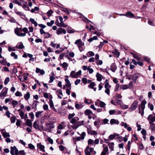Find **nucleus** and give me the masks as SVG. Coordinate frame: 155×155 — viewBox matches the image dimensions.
Masks as SVG:
<instances>
[{
  "label": "nucleus",
  "mask_w": 155,
  "mask_h": 155,
  "mask_svg": "<svg viewBox=\"0 0 155 155\" xmlns=\"http://www.w3.org/2000/svg\"><path fill=\"white\" fill-rule=\"evenodd\" d=\"M18 102L15 100H13L12 102V104L13 107H15L18 104Z\"/></svg>",
  "instance_id": "nucleus-48"
},
{
  "label": "nucleus",
  "mask_w": 155,
  "mask_h": 155,
  "mask_svg": "<svg viewBox=\"0 0 155 155\" xmlns=\"http://www.w3.org/2000/svg\"><path fill=\"white\" fill-rule=\"evenodd\" d=\"M138 105V102L136 100L134 101L132 103L130 107L128 110L130 112H131L136 109Z\"/></svg>",
  "instance_id": "nucleus-5"
},
{
  "label": "nucleus",
  "mask_w": 155,
  "mask_h": 155,
  "mask_svg": "<svg viewBox=\"0 0 155 155\" xmlns=\"http://www.w3.org/2000/svg\"><path fill=\"white\" fill-rule=\"evenodd\" d=\"M15 95L17 97H21L22 96V94L19 91H17L15 93Z\"/></svg>",
  "instance_id": "nucleus-56"
},
{
  "label": "nucleus",
  "mask_w": 155,
  "mask_h": 155,
  "mask_svg": "<svg viewBox=\"0 0 155 155\" xmlns=\"http://www.w3.org/2000/svg\"><path fill=\"white\" fill-rule=\"evenodd\" d=\"M147 120L152 123L155 121V116H153L152 114H150L147 117Z\"/></svg>",
  "instance_id": "nucleus-18"
},
{
  "label": "nucleus",
  "mask_w": 155,
  "mask_h": 155,
  "mask_svg": "<svg viewBox=\"0 0 155 155\" xmlns=\"http://www.w3.org/2000/svg\"><path fill=\"white\" fill-rule=\"evenodd\" d=\"M16 117L15 116L12 117L10 118L11 122L12 123H14L15 122Z\"/></svg>",
  "instance_id": "nucleus-63"
},
{
  "label": "nucleus",
  "mask_w": 155,
  "mask_h": 155,
  "mask_svg": "<svg viewBox=\"0 0 155 155\" xmlns=\"http://www.w3.org/2000/svg\"><path fill=\"white\" fill-rule=\"evenodd\" d=\"M147 104V102L145 101H142L140 106L139 107H140V109L142 110H144L145 108V105Z\"/></svg>",
  "instance_id": "nucleus-14"
},
{
  "label": "nucleus",
  "mask_w": 155,
  "mask_h": 155,
  "mask_svg": "<svg viewBox=\"0 0 155 155\" xmlns=\"http://www.w3.org/2000/svg\"><path fill=\"white\" fill-rule=\"evenodd\" d=\"M68 32L69 33H74L75 31L74 29H72L71 28H68L67 30Z\"/></svg>",
  "instance_id": "nucleus-44"
},
{
  "label": "nucleus",
  "mask_w": 155,
  "mask_h": 155,
  "mask_svg": "<svg viewBox=\"0 0 155 155\" xmlns=\"http://www.w3.org/2000/svg\"><path fill=\"white\" fill-rule=\"evenodd\" d=\"M117 69V67L114 63H112L110 65V69L113 72H115Z\"/></svg>",
  "instance_id": "nucleus-21"
},
{
  "label": "nucleus",
  "mask_w": 155,
  "mask_h": 155,
  "mask_svg": "<svg viewBox=\"0 0 155 155\" xmlns=\"http://www.w3.org/2000/svg\"><path fill=\"white\" fill-rule=\"evenodd\" d=\"M63 33L64 34H66V31L65 29H63L61 28H60L57 29L56 30V34L58 35Z\"/></svg>",
  "instance_id": "nucleus-9"
},
{
  "label": "nucleus",
  "mask_w": 155,
  "mask_h": 155,
  "mask_svg": "<svg viewBox=\"0 0 155 155\" xmlns=\"http://www.w3.org/2000/svg\"><path fill=\"white\" fill-rule=\"evenodd\" d=\"M121 107L124 109H127L128 108V106L125 104H122L120 106Z\"/></svg>",
  "instance_id": "nucleus-49"
},
{
  "label": "nucleus",
  "mask_w": 155,
  "mask_h": 155,
  "mask_svg": "<svg viewBox=\"0 0 155 155\" xmlns=\"http://www.w3.org/2000/svg\"><path fill=\"white\" fill-rule=\"evenodd\" d=\"M109 153L108 147L105 146L104 144L103 145V149L101 155H108Z\"/></svg>",
  "instance_id": "nucleus-8"
},
{
  "label": "nucleus",
  "mask_w": 155,
  "mask_h": 155,
  "mask_svg": "<svg viewBox=\"0 0 155 155\" xmlns=\"http://www.w3.org/2000/svg\"><path fill=\"white\" fill-rule=\"evenodd\" d=\"M18 111L19 112V115L22 119H24L25 118L24 117V113L23 112V111L21 110L20 109H19L18 110Z\"/></svg>",
  "instance_id": "nucleus-32"
},
{
  "label": "nucleus",
  "mask_w": 155,
  "mask_h": 155,
  "mask_svg": "<svg viewBox=\"0 0 155 155\" xmlns=\"http://www.w3.org/2000/svg\"><path fill=\"white\" fill-rule=\"evenodd\" d=\"M18 150L15 146L14 147H11L10 153L12 155H14L15 153H18Z\"/></svg>",
  "instance_id": "nucleus-11"
},
{
  "label": "nucleus",
  "mask_w": 155,
  "mask_h": 155,
  "mask_svg": "<svg viewBox=\"0 0 155 155\" xmlns=\"http://www.w3.org/2000/svg\"><path fill=\"white\" fill-rule=\"evenodd\" d=\"M8 88L5 87L4 88L3 90L0 93V97H5L7 94Z\"/></svg>",
  "instance_id": "nucleus-10"
},
{
  "label": "nucleus",
  "mask_w": 155,
  "mask_h": 155,
  "mask_svg": "<svg viewBox=\"0 0 155 155\" xmlns=\"http://www.w3.org/2000/svg\"><path fill=\"white\" fill-rule=\"evenodd\" d=\"M59 20L60 21V25H61V27L65 28L67 27V25H65L63 21V18L61 16H59Z\"/></svg>",
  "instance_id": "nucleus-19"
},
{
  "label": "nucleus",
  "mask_w": 155,
  "mask_h": 155,
  "mask_svg": "<svg viewBox=\"0 0 155 155\" xmlns=\"http://www.w3.org/2000/svg\"><path fill=\"white\" fill-rule=\"evenodd\" d=\"M119 134H111L109 136V138L110 140H112L117 136H118Z\"/></svg>",
  "instance_id": "nucleus-41"
},
{
  "label": "nucleus",
  "mask_w": 155,
  "mask_h": 155,
  "mask_svg": "<svg viewBox=\"0 0 155 155\" xmlns=\"http://www.w3.org/2000/svg\"><path fill=\"white\" fill-rule=\"evenodd\" d=\"M36 72L37 73H40V74L43 75L45 74V72L43 70H41L40 69L37 68L36 69Z\"/></svg>",
  "instance_id": "nucleus-24"
},
{
  "label": "nucleus",
  "mask_w": 155,
  "mask_h": 155,
  "mask_svg": "<svg viewBox=\"0 0 155 155\" xmlns=\"http://www.w3.org/2000/svg\"><path fill=\"white\" fill-rule=\"evenodd\" d=\"M11 55L13 57L14 59H17L18 58V56L15 52H12L11 53Z\"/></svg>",
  "instance_id": "nucleus-58"
},
{
  "label": "nucleus",
  "mask_w": 155,
  "mask_h": 155,
  "mask_svg": "<svg viewBox=\"0 0 155 155\" xmlns=\"http://www.w3.org/2000/svg\"><path fill=\"white\" fill-rule=\"evenodd\" d=\"M105 84L104 85L105 88H110L111 87L109 83L107 82V80L106 79L105 81Z\"/></svg>",
  "instance_id": "nucleus-40"
},
{
  "label": "nucleus",
  "mask_w": 155,
  "mask_h": 155,
  "mask_svg": "<svg viewBox=\"0 0 155 155\" xmlns=\"http://www.w3.org/2000/svg\"><path fill=\"white\" fill-rule=\"evenodd\" d=\"M150 124V128L152 130H154L155 129V124L149 121Z\"/></svg>",
  "instance_id": "nucleus-45"
},
{
  "label": "nucleus",
  "mask_w": 155,
  "mask_h": 155,
  "mask_svg": "<svg viewBox=\"0 0 155 155\" xmlns=\"http://www.w3.org/2000/svg\"><path fill=\"white\" fill-rule=\"evenodd\" d=\"M56 93L57 95H58V97L60 99H61L62 98V97L59 95H61L62 96H63V95L62 94V92L61 90L60 89L58 90L56 92Z\"/></svg>",
  "instance_id": "nucleus-20"
},
{
  "label": "nucleus",
  "mask_w": 155,
  "mask_h": 155,
  "mask_svg": "<svg viewBox=\"0 0 155 155\" xmlns=\"http://www.w3.org/2000/svg\"><path fill=\"white\" fill-rule=\"evenodd\" d=\"M97 101L99 102L98 104L101 107H104L106 105V104L104 102L100 101L99 99L97 100Z\"/></svg>",
  "instance_id": "nucleus-29"
},
{
  "label": "nucleus",
  "mask_w": 155,
  "mask_h": 155,
  "mask_svg": "<svg viewBox=\"0 0 155 155\" xmlns=\"http://www.w3.org/2000/svg\"><path fill=\"white\" fill-rule=\"evenodd\" d=\"M88 144L89 145H94V141L91 139H89L88 141Z\"/></svg>",
  "instance_id": "nucleus-64"
},
{
  "label": "nucleus",
  "mask_w": 155,
  "mask_h": 155,
  "mask_svg": "<svg viewBox=\"0 0 155 155\" xmlns=\"http://www.w3.org/2000/svg\"><path fill=\"white\" fill-rule=\"evenodd\" d=\"M120 125L121 126H124L125 128H127L128 126V125L127 124L124 123L123 122H121L120 123Z\"/></svg>",
  "instance_id": "nucleus-54"
},
{
  "label": "nucleus",
  "mask_w": 155,
  "mask_h": 155,
  "mask_svg": "<svg viewBox=\"0 0 155 155\" xmlns=\"http://www.w3.org/2000/svg\"><path fill=\"white\" fill-rule=\"evenodd\" d=\"M100 120H97L95 121L94 122V125L96 126L97 128L100 127Z\"/></svg>",
  "instance_id": "nucleus-46"
},
{
  "label": "nucleus",
  "mask_w": 155,
  "mask_h": 155,
  "mask_svg": "<svg viewBox=\"0 0 155 155\" xmlns=\"http://www.w3.org/2000/svg\"><path fill=\"white\" fill-rule=\"evenodd\" d=\"M44 38H47L51 37V35L48 32H46L44 35Z\"/></svg>",
  "instance_id": "nucleus-57"
},
{
  "label": "nucleus",
  "mask_w": 155,
  "mask_h": 155,
  "mask_svg": "<svg viewBox=\"0 0 155 155\" xmlns=\"http://www.w3.org/2000/svg\"><path fill=\"white\" fill-rule=\"evenodd\" d=\"M75 44L77 45L79 50L81 52L82 51L84 50V43L80 39H79L75 41L74 43Z\"/></svg>",
  "instance_id": "nucleus-2"
},
{
  "label": "nucleus",
  "mask_w": 155,
  "mask_h": 155,
  "mask_svg": "<svg viewBox=\"0 0 155 155\" xmlns=\"http://www.w3.org/2000/svg\"><path fill=\"white\" fill-rule=\"evenodd\" d=\"M26 125L30 127L31 128H32V121H31L30 119H28L26 120L25 122Z\"/></svg>",
  "instance_id": "nucleus-23"
},
{
  "label": "nucleus",
  "mask_w": 155,
  "mask_h": 155,
  "mask_svg": "<svg viewBox=\"0 0 155 155\" xmlns=\"http://www.w3.org/2000/svg\"><path fill=\"white\" fill-rule=\"evenodd\" d=\"M84 152L86 155H94L96 153V152L94 150V149L90 148L87 146L85 149Z\"/></svg>",
  "instance_id": "nucleus-3"
},
{
  "label": "nucleus",
  "mask_w": 155,
  "mask_h": 155,
  "mask_svg": "<svg viewBox=\"0 0 155 155\" xmlns=\"http://www.w3.org/2000/svg\"><path fill=\"white\" fill-rule=\"evenodd\" d=\"M28 147L32 150H34L35 149V146L31 143L29 144L28 145Z\"/></svg>",
  "instance_id": "nucleus-59"
},
{
  "label": "nucleus",
  "mask_w": 155,
  "mask_h": 155,
  "mask_svg": "<svg viewBox=\"0 0 155 155\" xmlns=\"http://www.w3.org/2000/svg\"><path fill=\"white\" fill-rule=\"evenodd\" d=\"M15 48V47H11L10 46H9L8 48V50L10 52L12 51H15L16 50Z\"/></svg>",
  "instance_id": "nucleus-62"
},
{
  "label": "nucleus",
  "mask_w": 155,
  "mask_h": 155,
  "mask_svg": "<svg viewBox=\"0 0 155 155\" xmlns=\"http://www.w3.org/2000/svg\"><path fill=\"white\" fill-rule=\"evenodd\" d=\"M131 54L132 55L134 58L136 59L137 60L140 61V55L138 53L131 52Z\"/></svg>",
  "instance_id": "nucleus-12"
},
{
  "label": "nucleus",
  "mask_w": 155,
  "mask_h": 155,
  "mask_svg": "<svg viewBox=\"0 0 155 155\" xmlns=\"http://www.w3.org/2000/svg\"><path fill=\"white\" fill-rule=\"evenodd\" d=\"M79 120V119L78 117H75L72 118L70 121L71 123L73 124L77 123V122Z\"/></svg>",
  "instance_id": "nucleus-27"
},
{
  "label": "nucleus",
  "mask_w": 155,
  "mask_h": 155,
  "mask_svg": "<svg viewBox=\"0 0 155 155\" xmlns=\"http://www.w3.org/2000/svg\"><path fill=\"white\" fill-rule=\"evenodd\" d=\"M96 85L94 82L91 83L88 86L89 88H91L94 90V91L96 90V88L94 87V86Z\"/></svg>",
  "instance_id": "nucleus-25"
},
{
  "label": "nucleus",
  "mask_w": 155,
  "mask_h": 155,
  "mask_svg": "<svg viewBox=\"0 0 155 155\" xmlns=\"http://www.w3.org/2000/svg\"><path fill=\"white\" fill-rule=\"evenodd\" d=\"M39 8L38 7H35L34 9H32L31 10V12L32 13H34L35 11H38L39 10Z\"/></svg>",
  "instance_id": "nucleus-50"
},
{
  "label": "nucleus",
  "mask_w": 155,
  "mask_h": 155,
  "mask_svg": "<svg viewBox=\"0 0 155 155\" xmlns=\"http://www.w3.org/2000/svg\"><path fill=\"white\" fill-rule=\"evenodd\" d=\"M30 21L32 23V24H34V25L35 27L37 26L38 25V23L36 22V21L34 20V19L32 18H30Z\"/></svg>",
  "instance_id": "nucleus-43"
},
{
  "label": "nucleus",
  "mask_w": 155,
  "mask_h": 155,
  "mask_svg": "<svg viewBox=\"0 0 155 155\" xmlns=\"http://www.w3.org/2000/svg\"><path fill=\"white\" fill-rule=\"evenodd\" d=\"M126 15H127V17H131L132 18L134 16V15L131 12L129 11H127L126 13Z\"/></svg>",
  "instance_id": "nucleus-38"
},
{
  "label": "nucleus",
  "mask_w": 155,
  "mask_h": 155,
  "mask_svg": "<svg viewBox=\"0 0 155 155\" xmlns=\"http://www.w3.org/2000/svg\"><path fill=\"white\" fill-rule=\"evenodd\" d=\"M44 97L46 98H48L49 96L51 99L52 98V96L50 94H48L44 92L43 93Z\"/></svg>",
  "instance_id": "nucleus-34"
},
{
  "label": "nucleus",
  "mask_w": 155,
  "mask_h": 155,
  "mask_svg": "<svg viewBox=\"0 0 155 155\" xmlns=\"http://www.w3.org/2000/svg\"><path fill=\"white\" fill-rule=\"evenodd\" d=\"M60 65L62 66L64 70H67V68L68 66V64L65 62L63 63V64H60Z\"/></svg>",
  "instance_id": "nucleus-35"
},
{
  "label": "nucleus",
  "mask_w": 155,
  "mask_h": 155,
  "mask_svg": "<svg viewBox=\"0 0 155 155\" xmlns=\"http://www.w3.org/2000/svg\"><path fill=\"white\" fill-rule=\"evenodd\" d=\"M85 114L89 115L91 114H92V112L90 110L87 109L85 111Z\"/></svg>",
  "instance_id": "nucleus-47"
},
{
  "label": "nucleus",
  "mask_w": 155,
  "mask_h": 155,
  "mask_svg": "<svg viewBox=\"0 0 155 155\" xmlns=\"http://www.w3.org/2000/svg\"><path fill=\"white\" fill-rule=\"evenodd\" d=\"M15 12L18 15L20 16H23L24 15L23 13L21 12H19L17 9H14Z\"/></svg>",
  "instance_id": "nucleus-30"
},
{
  "label": "nucleus",
  "mask_w": 155,
  "mask_h": 155,
  "mask_svg": "<svg viewBox=\"0 0 155 155\" xmlns=\"http://www.w3.org/2000/svg\"><path fill=\"white\" fill-rule=\"evenodd\" d=\"M148 107L151 110H153L154 109L153 105L149 103H148Z\"/></svg>",
  "instance_id": "nucleus-52"
},
{
  "label": "nucleus",
  "mask_w": 155,
  "mask_h": 155,
  "mask_svg": "<svg viewBox=\"0 0 155 155\" xmlns=\"http://www.w3.org/2000/svg\"><path fill=\"white\" fill-rule=\"evenodd\" d=\"M81 71L80 70L76 73L74 71H72L71 72L70 76L72 78H76L81 74Z\"/></svg>",
  "instance_id": "nucleus-7"
},
{
  "label": "nucleus",
  "mask_w": 155,
  "mask_h": 155,
  "mask_svg": "<svg viewBox=\"0 0 155 155\" xmlns=\"http://www.w3.org/2000/svg\"><path fill=\"white\" fill-rule=\"evenodd\" d=\"M49 104L50 106L51 109H53L54 111H55V112L57 111V110L55 108V107L54 106V105L53 102L51 99H50L49 101Z\"/></svg>",
  "instance_id": "nucleus-16"
},
{
  "label": "nucleus",
  "mask_w": 155,
  "mask_h": 155,
  "mask_svg": "<svg viewBox=\"0 0 155 155\" xmlns=\"http://www.w3.org/2000/svg\"><path fill=\"white\" fill-rule=\"evenodd\" d=\"M43 111H39L36 112L35 114V116L36 117L38 118L41 115V114L43 112Z\"/></svg>",
  "instance_id": "nucleus-55"
},
{
  "label": "nucleus",
  "mask_w": 155,
  "mask_h": 155,
  "mask_svg": "<svg viewBox=\"0 0 155 155\" xmlns=\"http://www.w3.org/2000/svg\"><path fill=\"white\" fill-rule=\"evenodd\" d=\"M155 21H153L152 20H149L148 21V24L151 25H155Z\"/></svg>",
  "instance_id": "nucleus-60"
},
{
  "label": "nucleus",
  "mask_w": 155,
  "mask_h": 155,
  "mask_svg": "<svg viewBox=\"0 0 155 155\" xmlns=\"http://www.w3.org/2000/svg\"><path fill=\"white\" fill-rule=\"evenodd\" d=\"M37 147L38 148V149H39L42 152H45V146L41 144V143H38L37 144Z\"/></svg>",
  "instance_id": "nucleus-15"
},
{
  "label": "nucleus",
  "mask_w": 155,
  "mask_h": 155,
  "mask_svg": "<svg viewBox=\"0 0 155 155\" xmlns=\"http://www.w3.org/2000/svg\"><path fill=\"white\" fill-rule=\"evenodd\" d=\"M94 53L92 51H89L86 54L87 56L88 57H92L94 56Z\"/></svg>",
  "instance_id": "nucleus-39"
},
{
  "label": "nucleus",
  "mask_w": 155,
  "mask_h": 155,
  "mask_svg": "<svg viewBox=\"0 0 155 155\" xmlns=\"http://www.w3.org/2000/svg\"><path fill=\"white\" fill-rule=\"evenodd\" d=\"M119 123L118 120L114 119H111L110 121V123L111 125L114 124L118 125L119 124Z\"/></svg>",
  "instance_id": "nucleus-22"
},
{
  "label": "nucleus",
  "mask_w": 155,
  "mask_h": 155,
  "mask_svg": "<svg viewBox=\"0 0 155 155\" xmlns=\"http://www.w3.org/2000/svg\"><path fill=\"white\" fill-rule=\"evenodd\" d=\"M15 48L19 49H22L25 48L22 42H20L18 43Z\"/></svg>",
  "instance_id": "nucleus-17"
},
{
  "label": "nucleus",
  "mask_w": 155,
  "mask_h": 155,
  "mask_svg": "<svg viewBox=\"0 0 155 155\" xmlns=\"http://www.w3.org/2000/svg\"><path fill=\"white\" fill-rule=\"evenodd\" d=\"M22 7L26 11H30V9L28 5H27V3L26 2H25V4H23V5H22Z\"/></svg>",
  "instance_id": "nucleus-31"
},
{
  "label": "nucleus",
  "mask_w": 155,
  "mask_h": 155,
  "mask_svg": "<svg viewBox=\"0 0 155 155\" xmlns=\"http://www.w3.org/2000/svg\"><path fill=\"white\" fill-rule=\"evenodd\" d=\"M140 75L137 73H135L132 76V79L133 81H136L139 77Z\"/></svg>",
  "instance_id": "nucleus-28"
},
{
  "label": "nucleus",
  "mask_w": 155,
  "mask_h": 155,
  "mask_svg": "<svg viewBox=\"0 0 155 155\" xmlns=\"http://www.w3.org/2000/svg\"><path fill=\"white\" fill-rule=\"evenodd\" d=\"M108 145L111 151H113L114 150V143L113 142L109 143Z\"/></svg>",
  "instance_id": "nucleus-33"
},
{
  "label": "nucleus",
  "mask_w": 155,
  "mask_h": 155,
  "mask_svg": "<svg viewBox=\"0 0 155 155\" xmlns=\"http://www.w3.org/2000/svg\"><path fill=\"white\" fill-rule=\"evenodd\" d=\"M65 82L66 83V86L68 87H70V89H71V84L68 78H65L64 80Z\"/></svg>",
  "instance_id": "nucleus-26"
},
{
  "label": "nucleus",
  "mask_w": 155,
  "mask_h": 155,
  "mask_svg": "<svg viewBox=\"0 0 155 155\" xmlns=\"http://www.w3.org/2000/svg\"><path fill=\"white\" fill-rule=\"evenodd\" d=\"M54 23V21L53 20H51V21L50 22H47V25L48 26L51 27L52 25Z\"/></svg>",
  "instance_id": "nucleus-53"
},
{
  "label": "nucleus",
  "mask_w": 155,
  "mask_h": 155,
  "mask_svg": "<svg viewBox=\"0 0 155 155\" xmlns=\"http://www.w3.org/2000/svg\"><path fill=\"white\" fill-rule=\"evenodd\" d=\"M46 128H45L43 127V130L51 132V129L54 127V125L53 124L47 123L46 124Z\"/></svg>",
  "instance_id": "nucleus-4"
},
{
  "label": "nucleus",
  "mask_w": 155,
  "mask_h": 155,
  "mask_svg": "<svg viewBox=\"0 0 155 155\" xmlns=\"http://www.w3.org/2000/svg\"><path fill=\"white\" fill-rule=\"evenodd\" d=\"M33 127L36 130L40 131L43 130V126L39 125L37 121H34L33 124Z\"/></svg>",
  "instance_id": "nucleus-6"
},
{
  "label": "nucleus",
  "mask_w": 155,
  "mask_h": 155,
  "mask_svg": "<svg viewBox=\"0 0 155 155\" xmlns=\"http://www.w3.org/2000/svg\"><path fill=\"white\" fill-rule=\"evenodd\" d=\"M28 32V29L26 27L23 28H17L15 29V34L20 37L25 36Z\"/></svg>",
  "instance_id": "nucleus-1"
},
{
  "label": "nucleus",
  "mask_w": 155,
  "mask_h": 155,
  "mask_svg": "<svg viewBox=\"0 0 155 155\" xmlns=\"http://www.w3.org/2000/svg\"><path fill=\"white\" fill-rule=\"evenodd\" d=\"M10 78L9 77H7L5 79L4 81V83L6 85L9 81Z\"/></svg>",
  "instance_id": "nucleus-61"
},
{
  "label": "nucleus",
  "mask_w": 155,
  "mask_h": 155,
  "mask_svg": "<svg viewBox=\"0 0 155 155\" xmlns=\"http://www.w3.org/2000/svg\"><path fill=\"white\" fill-rule=\"evenodd\" d=\"M1 133L4 138H7L10 136L9 133L5 132L3 129L1 130Z\"/></svg>",
  "instance_id": "nucleus-13"
},
{
  "label": "nucleus",
  "mask_w": 155,
  "mask_h": 155,
  "mask_svg": "<svg viewBox=\"0 0 155 155\" xmlns=\"http://www.w3.org/2000/svg\"><path fill=\"white\" fill-rule=\"evenodd\" d=\"M75 108L78 109H80L82 107V106L81 105H80L79 104L77 103V102L75 103Z\"/></svg>",
  "instance_id": "nucleus-51"
},
{
  "label": "nucleus",
  "mask_w": 155,
  "mask_h": 155,
  "mask_svg": "<svg viewBox=\"0 0 155 155\" xmlns=\"http://www.w3.org/2000/svg\"><path fill=\"white\" fill-rule=\"evenodd\" d=\"M129 86L126 84H123L120 86V88L124 90H125L128 88Z\"/></svg>",
  "instance_id": "nucleus-42"
},
{
  "label": "nucleus",
  "mask_w": 155,
  "mask_h": 155,
  "mask_svg": "<svg viewBox=\"0 0 155 155\" xmlns=\"http://www.w3.org/2000/svg\"><path fill=\"white\" fill-rule=\"evenodd\" d=\"M96 76L97 78V81H101L102 80V76L98 73H97Z\"/></svg>",
  "instance_id": "nucleus-37"
},
{
  "label": "nucleus",
  "mask_w": 155,
  "mask_h": 155,
  "mask_svg": "<svg viewBox=\"0 0 155 155\" xmlns=\"http://www.w3.org/2000/svg\"><path fill=\"white\" fill-rule=\"evenodd\" d=\"M30 96V93L29 92H27L24 95V97L26 100H28Z\"/></svg>",
  "instance_id": "nucleus-36"
}]
</instances>
